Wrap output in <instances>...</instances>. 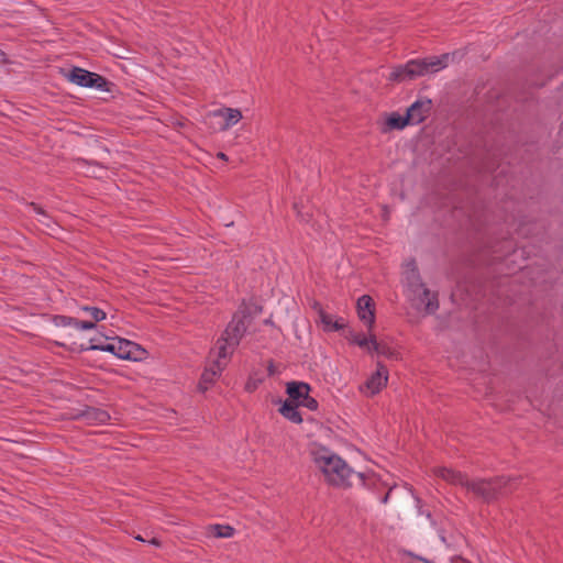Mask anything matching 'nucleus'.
<instances>
[{
  "mask_svg": "<svg viewBox=\"0 0 563 563\" xmlns=\"http://www.w3.org/2000/svg\"><path fill=\"white\" fill-rule=\"evenodd\" d=\"M311 391V386L305 382L291 380L286 384V394L288 395V399L298 404L300 406L301 400H305L306 397Z\"/></svg>",
  "mask_w": 563,
  "mask_h": 563,
  "instance_id": "obj_14",
  "label": "nucleus"
},
{
  "mask_svg": "<svg viewBox=\"0 0 563 563\" xmlns=\"http://www.w3.org/2000/svg\"><path fill=\"white\" fill-rule=\"evenodd\" d=\"M78 162H80V163H82V164H90V162H89V161L84 159V158H79V159H78Z\"/></svg>",
  "mask_w": 563,
  "mask_h": 563,
  "instance_id": "obj_39",
  "label": "nucleus"
},
{
  "mask_svg": "<svg viewBox=\"0 0 563 563\" xmlns=\"http://www.w3.org/2000/svg\"><path fill=\"white\" fill-rule=\"evenodd\" d=\"M451 59L449 53L440 56H429L424 58L410 59L404 65L393 68L388 76V80L401 82L405 80H413L418 77L434 74L448 67Z\"/></svg>",
  "mask_w": 563,
  "mask_h": 563,
  "instance_id": "obj_2",
  "label": "nucleus"
},
{
  "mask_svg": "<svg viewBox=\"0 0 563 563\" xmlns=\"http://www.w3.org/2000/svg\"><path fill=\"white\" fill-rule=\"evenodd\" d=\"M453 563H468V562H466V561H465V560H463V559H460L459 561H454Z\"/></svg>",
  "mask_w": 563,
  "mask_h": 563,
  "instance_id": "obj_41",
  "label": "nucleus"
},
{
  "mask_svg": "<svg viewBox=\"0 0 563 563\" xmlns=\"http://www.w3.org/2000/svg\"><path fill=\"white\" fill-rule=\"evenodd\" d=\"M319 320L323 324V330L325 332H330V324L333 323V316L329 314L328 312H321Z\"/></svg>",
  "mask_w": 563,
  "mask_h": 563,
  "instance_id": "obj_22",
  "label": "nucleus"
},
{
  "mask_svg": "<svg viewBox=\"0 0 563 563\" xmlns=\"http://www.w3.org/2000/svg\"><path fill=\"white\" fill-rule=\"evenodd\" d=\"M64 342L58 343L63 347H67L70 352L82 353L86 351H102L115 355L117 343H95L96 339H90L88 343H77L71 334L63 335Z\"/></svg>",
  "mask_w": 563,
  "mask_h": 563,
  "instance_id": "obj_7",
  "label": "nucleus"
},
{
  "mask_svg": "<svg viewBox=\"0 0 563 563\" xmlns=\"http://www.w3.org/2000/svg\"><path fill=\"white\" fill-rule=\"evenodd\" d=\"M66 78L71 84H75L77 86L84 88H95L102 92L112 93L117 88V85L107 79L106 77L77 66H74L69 69V71L66 75Z\"/></svg>",
  "mask_w": 563,
  "mask_h": 563,
  "instance_id": "obj_6",
  "label": "nucleus"
},
{
  "mask_svg": "<svg viewBox=\"0 0 563 563\" xmlns=\"http://www.w3.org/2000/svg\"><path fill=\"white\" fill-rule=\"evenodd\" d=\"M300 406L306 407L309 410L314 411V410L318 409L319 404H318V401L313 397H310L308 395L305 400H301Z\"/></svg>",
  "mask_w": 563,
  "mask_h": 563,
  "instance_id": "obj_23",
  "label": "nucleus"
},
{
  "mask_svg": "<svg viewBox=\"0 0 563 563\" xmlns=\"http://www.w3.org/2000/svg\"><path fill=\"white\" fill-rule=\"evenodd\" d=\"M388 369L380 362L377 363V369L366 380L365 386L371 390V395L378 394L387 385Z\"/></svg>",
  "mask_w": 563,
  "mask_h": 563,
  "instance_id": "obj_13",
  "label": "nucleus"
},
{
  "mask_svg": "<svg viewBox=\"0 0 563 563\" xmlns=\"http://www.w3.org/2000/svg\"><path fill=\"white\" fill-rule=\"evenodd\" d=\"M311 308L318 313V316H321V312H325L321 306V303L317 300H313L311 303Z\"/></svg>",
  "mask_w": 563,
  "mask_h": 563,
  "instance_id": "obj_29",
  "label": "nucleus"
},
{
  "mask_svg": "<svg viewBox=\"0 0 563 563\" xmlns=\"http://www.w3.org/2000/svg\"><path fill=\"white\" fill-rule=\"evenodd\" d=\"M245 388L247 391L252 393L256 388V384L247 383Z\"/></svg>",
  "mask_w": 563,
  "mask_h": 563,
  "instance_id": "obj_35",
  "label": "nucleus"
},
{
  "mask_svg": "<svg viewBox=\"0 0 563 563\" xmlns=\"http://www.w3.org/2000/svg\"><path fill=\"white\" fill-rule=\"evenodd\" d=\"M210 531L216 538H231L235 530L229 525H212Z\"/></svg>",
  "mask_w": 563,
  "mask_h": 563,
  "instance_id": "obj_20",
  "label": "nucleus"
},
{
  "mask_svg": "<svg viewBox=\"0 0 563 563\" xmlns=\"http://www.w3.org/2000/svg\"><path fill=\"white\" fill-rule=\"evenodd\" d=\"M135 539H136V540H139V541H142V542H145V541H146V540H145L144 538H142V536H140V534H139V536H136V537H135Z\"/></svg>",
  "mask_w": 563,
  "mask_h": 563,
  "instance_id": "obj_40",
  "label": "nucleus"
},
{
  "mask_svg": "<svg viewBox=\"0 0 563 563\" xmlns=\"http://www.w3.org/2000/svg\"><path fill=\"white\" fill-rule=\"evenodd\" d=\"M371 347L372 351L377 353L378 355H384L388 358H396L397 352L393 350L388 344L384 342H378L376 340V335L371 333Z\"/></svg>",
  "mask_w": 563,
  "mask_h": 563,
  "instance_id": "obj_19",
  "label": "nucleus"
},
{
  "mask_svg": "<svg viewBox=\"0 0 563 563\" xmlns=\"http://www.w3.org/2000/svg\"><path fill=\"white\" fill-rule=\"evenodd\" d=\"M357 476L364 482V474L363 473H357Z\"/></svg>",
  "mask_w": 563,
  "mask_h": 563,
  "instance_id": "obj_42",
  "label": "nucleus"
},
{
  "mask_svg": "<svg viewBox=\"0 0 563 563\" xmlns=\"http://www.w3.org/2000/svg\"><path fill=\"white\" fill-rule=\"evenodd\" d=\"M209 118L218 120L216 123H211L214 129L225 131L242 119V113L239 109L223 107L209 112Z\"/></svg>",
  "mask_w": 563,
  "mask_h": 563,
  "instance_id": "obj_9",
  "label": "nucleus"
},
{
  "mask_svg": "<svg viewBox=\"0 0 563 563\" xmlns=\"http://www.w3.org/2000/svg\"><path fill=\"white\" fill-rule=\"evenodd\" d=\"M53 322L56 327L73 325L78 330H93L97 328V322L91 320H79L74 317L56 314L53 317Z\"/></svg>",
  "mask_w": 563,
  "mask_h": 563,
  "instance_id": "obj_15",
  "label": "nucleus"
},
{
  "mask_svg": "<svg viewBox=\"0 0 563 563\" xmlns=\"http://www.w3.org/2000/svg\"><path fill=\"white\" fill-rule=\"evenodd\" d=\"M273 367H274V365H273V363L271 362V364H269V366H268V372H269V374H271V375H272V374H274V369H273Z\"/></svg>",
  "mask_w": 563,
  "mask_h": 563,
  "instance_id": "obj_37",
  "label": "nucleus"
},
{
  "mask_svg": "<svg viewBox=\"0 0 563 563\" xmlns=\"http://www.w3.org/2000/svg\"><path fill=\"white\" fill-rule=\"evenodd\" d=\"M360 320L372 331L375 325V302L368 295L361 296L356 301Z\"/></svg>",
  "mask_w": 563,
  "mask_h": 563,
  "instance_id": "obj_11",
  "label": "nucleus"
},
{
  "mask_svg": "<svg viewBox=\"0 0 563 563\" xmlns=\"http://www.w3.org/2000/svg\"><path fill=\"white\" fill-rule=\"evenodd\" d=\"M30 207L32 208V210L37 213V214H41V216H44L45 218H49L46 213V211L37 203L35 202H31L30 203Z\"/></svg>",
  "mask_w": 563,
  "mask_h": 563,
  "instance_id": "obj_28",
  "label": "nucleus"
},
{
  "mask_svg": "<svg viewBox=\"0 0 563 563\" xmlns=\"http://www.w3.org/2000/svg\"><path fill=\"white\" fill-rule=\"evenodd\" d=\"M347 325L342 322V319L333 320V323L330 324V332L345 331Z\"/></svg>",
  "mask_w": 563,
  "mask_h": 563,
  "instance_id": "obj_25",
  "label": "nucleus"
},
{
  "mask_svg": "<svg viewBox=\"0 0 563 563\" xmlns=\"http://www.w3.org/2000/svg\"><path fill=\"white\" fill-rule=\"evenodd\" d=\"M79 309L85 311L91 318V321L99 322L107 318V313L98 307L80 306Z\"/></svg>",
  "mask_w": 563,
  "mask_h": 563,
  "instance_id": "obj_21",
  "label": "nucleus"
},
{
  "mask_svg": "<svg viewBox=\"0 0 563 563\" xmlns=\"http://www.w3.org/2000/svg\"><path fill=\"white\" fill-rule=\"evenodd\" d=\"M76 418L82 419L89 423H92V422L106 423L107 421L110 420L111 417H110L109 412L103 409L86 406V408L84 410H81L76 416Z\"/></svg>",
  "mask_w": 563,
  "mask_h": 563,
  "instance_id": "obj_16",
  "label": "nucleus"
},
{
  "mask_svg": "<svg viewBox=\"0 0 563 563\" xmlns=\"http://www.w3.org/2000/svg\"><path fill=\"white\" fill-rule=\"evenodd\" d=\"M217 157L222 161H228V156L223 152H219Z\"/></svg>",
  "mask_w": 563,
  "mask_h": 563,
  "instance_id": "obj_36",
  "label": "nucleus"
},
{
  "mask_svg": "<svg viewBox=\"0 0 563 563\" xmlns=\"http://www.w3.org/2000/svg\"><path fill=\"white\" fill-rule=\"evenodd\" d=\"M262 306H255V313L262 312Z\"/></svg>",
  "mask_w": 563,
  "mask_h": 563,
  "instance_id": "obj_38",
  "label": "nucleus"
},
{
  "mask_svg": "<svg viewBox=\"0 0 563 563\" xmlns=\"http://www.w3.org/2000/svg\"><path fill=\"white\" fill-rule=\"evenodd\" d=\"M252 321L251 312L246 307H240L228 323L225 330L217 341L219 358H229L240 344Z\"/></svg>",
  "mask_w": 563,
  "mask_h": 563,
  "instance_id": "obj_3",
  "label": "nucleus"
},
{
  "mask_svg": "<svg viewBox=\"0 0 563 563\" xmlns=\"http://www.w3.org/2000/svg\"><path fill=\"white\" fill-rule=\"evenodd\" d=\"M314 461L330 485L342 488L351 486L349 478L354 471L342 457L322 448L316 454Z\"/></svg>",
  "mask_w": 563,
  "mask_h": 563,
  "instance_id": "obj_4",
  "label": "nucleus"
},
{
  "mask_svg": "<svg viewBox=\"0 0 563 563\" xmlns=\"http://www.w3.org/2000/svg\"><path fill=\"white\" fill-rule=\"evenodd\" d=\"M407 554L415 560V562H412V563H434L433 561L428 560L418 554H415L413 552H407Z\"/></svg>",
  "mask_w": 563,
  "mask_h": 563,
  "instance_id": "obj_27",
  "label": "nucleus"
},
{
  "mask_svg": "<svg viewBox=\"0 0 563 563\" xmlns=\"http://www.w3.org/2000/svg\"><path fill=\"white\" fill-rule=\"evenodd\" d=\"M354 344L358 345L360 347H367L368 351H372L371 347V335L366 338L364 334H358L356 341Z\"/></svg>",
  "mask_w": 563,
  "mask_h": 563,
  "instance_id": "obj_24",
  "label": "nucleus"
},
{
  "mask_svg": "<svg viewBox=\"0 0 563 563\" xmlns=\"http://www.w3.org/2000/svg\"><path fill=\"white\" fill-rule=\"evenodd\" d=\"M294 209L296 210L297 212V217L300 218L302 221H308V216L306 217L305 214L301 213V211L299 210V206L297 202H294Z\"/></svg>",
  "mask_w": 563,
  "mask_h": 563,
  "instance_id": "obj_30",
  "label": "nucleus"
},
{
  "mask_svg": "<svg viewBox=\"0 0 563 563\" xmlns=\"http://www.w3.org/2000/svg\"><path fill=\"white\" fill-rule=\"evenodd\" d=\"M405 280L413 294L418 296L419 306L423 305L427 313L432 314L439 309L438 295L431 291L422 283L416 261L412 258L406 264Z\"/></svg>",
  "mask_w": 563,
  "mask_h": 563,
  "instance_id": "obj_5",
  "label": "nucleus"
},
{
  "mask_svg": "<svg viewBox=\"0 0 563 563\" xmlns=\"http://www.w3.org/2000/svg\"><path fill=\"white\" fill-rule=\"evenodd\" d=\"M358 334H360V333H356V332H354L352 329H349V328H346V330H345V331H343V335H344V338H345L346 340H349V341H350L351 343H353V344H354V342L356 341V339H357V335H358Z\"/></svg>",
  "mask_w": 563,
  "mask_h": 563,
  "instance_id": "obj_26",
  "label": "nucleus"
},
{
  "mask_svg": "<svg viewBox=\"0 0 563 563\" xmlns=\"http://www.w3.org/2000/svg\"><path fill=\"white\" fill-rule=\"evenodd\" d=\"M432 109L430 99L415 101L406 111L411 124H420L426 120Z\"/></svg>",
  "mask_w": 563,
  "mask_h": 563,
  "instance_id": "obj_12",
  "label": "nucleus"
},
{
  "mask_svg": "<svg viewBox=\"0 0 563 563\" xmlns=\"http://www.w3.org/2000/svg\"><path fill=\"white\" fill-rule=\"evenodd\" d=\"M263 323H264L265 325H269V327H274V328L276 327V325H275V323H274V321H273V319H272V317H269V318L265 319V320L263 321Z\"/></svg>",
  "mask_w": 563,
  "mask_h": 563,
  "instance_id": "obj_34",
  "label": "nucleus"
},
{
  "mask_svg": "<svg viewBox=\"0 0 563 563\" xmlns=\"http://www.w3.org/2000/svg\"><path fill=\"white\" fill-rule=\"evenodd\" d=\"M115 356L121 360L140 362L147 357V351L140 344L126 339L117 338Z\"/></svg>",
  "mask_w": 563,
  "mask_h": 563,
  "instance_id": "obj_8",
  "label": "nucleus"
},
{
  "mask_svg": "<svg viewBox=\"0 0 563 563\" xmlns=\"http://www.w3.org/2000/svg\"><path fill=\"white\" fill-rule=\"evenodd\" d=\"M299 405L286 399L282 402L279 412L294 423L300 424L302 422L301 413L298 410Z\"/></svg>",
  "mask_w": 563,
  "mask_h": 563,
  "instance_id": "obj_18",
  "label": "nucleus"
},
{
  "mask_svg": "<svg viewBox=\"0 0 563 563\" xmlns=\"http://www.w3.org/2000/svg\"><path fill=\"white\" fill-rule=\"evenodd\" d=\"M148 543L155 545V547H161L162 545V542L159 539L157 538H152L151 540H148Z\"/></svg>",
  "mask_w": 563,
  "mask_h": 563,
  "instance_id": "obj_33",
  "label": "nucleus"
},
{
  "mask_svg": "<svg viewBox=\"0 0 563 563\" xmlns=\"http://www.w3.org/2000/svg\"><path fill=\"white\" fill-rule=\"evenodd\" d=\"M393 490H394V488H393V487H391V488H389V489H388V492H387V493L382 497L380 501H382L383 504H387V503H388V500H389V498H390V496H391Z\"/></svg>",
  "mask_w": 563,
  "mask_h": 563,
  "instance_id": "obj_31",
  "label": "nucleus"
},
{
  "mask_svg": "<svg viewBox=\"0 0 563 563\" xmlns=\"http://www.w3.org/2000/svg\"><path fill=\"white\" fill-rule=\"evenodd\" d=\"M410 124L411 122L409 121L407 114L401 115L398 112H391L385 121V128L383 129V132L404 130L407 125Z\"/></svg>",
  "mask_w": 563,
  "mask_h": 563,
  "instance_id": "obj_17",
  "label": "nucleus"
},
{
  "mask_svg": "<svg viewBox=\"0 0 563 563\" xmlns=\"http://www.w3.org/2000/svg\"><path fill=\"white\" fill-rule=\"evenodd\" d=\"M435 475L452 485L465 488L486 504H492L515 492L520 481L518 476L505 475L470 479L466 474L449 467H438Z\"/></svg>",
  "mask_w": 563,
  "mask_h": 563,
  "instance_id": "obj_1",
  "label": "nucleus"
},
{
  "mask_svg": "<svg viewBox=\"0 0 563 563\" xmlns=\"http://www.w3.org/2000/svg\"><path fill=\"white\" fill-rule=\"evenodd\" d=\"M95 339H96L95 343H102V342L100 341V338H95Z\"/></svg>",
  "mask_w": 563,
  "mask_h": 563,
  "instance_id": "obj_43",
  "label": "nucleus"
},
{
  "mask_svg": "<svg viewBox=\"0 0 563 563\" xmlns=\"http://www.w3.org/2000/svg\"><path fill=\"white\" fill-rule=\"evenodd\" d=\"M9 60H8V57H7V54L0 49V65L1 64H7Z\"/></svg>",
  "mask_w": 563,
  "mask_h": 563,
  "instance_id": "obj_32",
  "label": "nucleus"
},
{
  "mask_svg": "<svg viewBox=\"0 0 563 563\" xmlns=\"http://www.w3.org/2000/svg\"><path fill=\"white\" fill-rule=\"evenodd\" d=\"M228 358H219V352L217 351V358L213 361V366L206 368L200 376L198 383V390L206 393L209 387L216 383L220 373L224 369Z\"/></svg>",
  "mask_w": 563,
  "mask_h": 563,
  "instance_id": "obj_10",
  "label": "nucleus"
}]
</instances>
